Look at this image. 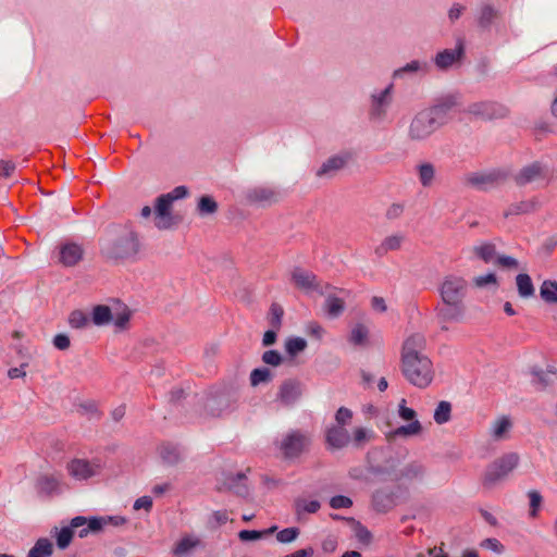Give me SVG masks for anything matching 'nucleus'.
Here are the masks:
<instances>
[{
	"mask_svg": "<svg viewBox=\"0 0 557 557\" xmlns=\"http://www.w3.org/2000/svg\"><path fill=\"white\" fill-rule=\"evenodd\" d=\"M425 338L421 334L407 337L401 351V371L409 383L419 387H428L434 377L431 359L424 354Z\"/></svg>",
	"mask_w": 557,
	"mask_h": 557,
	"instance_id": "1",
	"label": "nucleus"
},
{
	"mask_svg": "<svg viewBox=\"0 0 557 557\" xmlns=\"http://www.w3.org/2000/svg\"><path fill=\"white\" fill-rule=\"evenodd\" d=\"M133 317L131 308L119 298H109L106 304L91 308L90 320L96 326L113 324L116 331H126Z\"/></svg>",
	"mask_w": 557,
	"mask_h": 557,
	"instance_id": "2",
	"label": "nucleus"
},
{
	"mask_svg": "<svg viewBox=\"0 0 557 557\" xmlns=\"http://www.w3.org/2000/svg\"><path fill=\"white\" fill-rule=\"evenodd\" d=\"M449 109V104L442 103L418 112L408 128L410 140L423 141L428 139L446 122V114Z\"/></svg>",
	"mask_w": 557,
	"mask_h": 557,
	"instance_id": "3",
	"label": "nucleus"
},
{
	"mask_svg": "<svg viewBox=\"0 0 557 557\" xmlns=\"http://www.w3.org/2000/svg\"><path fill=\"white\" fill-rule=\"evenodd\" d=\"M274 445L282 459L295 460L309 450L311 436L306 431L293 429L283 434Z\"/></svg>",
	"mask_w": 557,
	"mask_h": 557,
	"instance_id": "4",
	"label": "nucleus"
},
{
	"mask_svg": "<svg viewBox=\"0 0 557 557\" xmlns=\"http://www.w3.org/2000/svg\"><path fill=\"white\" fill-rule=\"evenodd\" d=\"M188 190L185 186H177L172 191L161 195L156 199L154 206V225L159 230H168L175 225L178 220L172 213V205L174 200L184 198Z\"/></svg>",
	"mask_w": 557,
	"mask_h": 557,
	"instance_id": "5",
	"label": "nucleus"
},
{
	"mask_svg": "<svg viewBox=\"0 0 557 557\" xmlns=\"http://www.w3.org/2000/svg\"><path fill=\"white\" fill-rule=\"evenodd\" d=\"M517 453H508L491 462L482 475L481 483L484 488H493L505 480L519 465Z\"/></svg>",
	"mask_w": 557,
	"mask_h": 557,
	"instance_id": "6",
	"label": "nucleus"
},
{
	"mask_svg": "<svg viewBox=\"0 0 557 557\" xmlns=\"http://www.w3.org/2000/svg\"><path fill=\"white\" fill-rule=\"evenodd\" d=\"M237 401V396L234 391L227 388H219L211 391L202 399L201 414L205 417L218 418L231 411Z\"/></svg>",
	"mask_w": 557,
	"mask_h": 557,
	"instance_id": "7",
	"label": "nucleus"
},
{
	"mask_svg": "<svg viewBox=\"0 0 557 557\" xmlns=\"http://www.w3.org/2000/svg\"><path fill=\"white\" fill-rule=\"evenodd\" d=\"M406 399H401L398 405V416L404 421H409L407 425L398 426L397 429L387 433L386 437L388 441H394L397 437H412L418 436L422 433L423 426L417 419V412L407 407Z\"/></svg>",
	"mask_w": 557,
	"mask_h": 557,
	"instance_id": "8",
	"label": "nucleus"
},
{
	"mask_svg": "<svg viewBox=\"0 0 557 557\" xmlns=\"http://www.w3.org/2000/svg\"><path fill=\"white\" fill-rule=\"evenodd\" d=\"M100 255L108 263L122 265L140 259L144 251L140 246H101Z\"/></svg>",
	"mask_w": 557,
	"mask_h": 557,
	"instance_id": "9",
	"label": "nucleus"
},
{
	"mask_svg": "<svg viewBox=\"0 0 557 557\" xmlns=\"http://www.w3.org/2000/svg\"><path fill=\"white\" fill-rule=\"evenodd\" d=\"M466 292L467 282L456 275H447L440 286L442 302H463Z\"/></svg>",
	"mask_w": 557,
	"mask_h": 557,
	"instance_id": "10",
	"label": "nucleus"
},
{
	"mask_svg": "<svg viewBox=\"0 0 557 557\" xmlns=\"http://www.w3.org/2000/svg\"><path fill=\"white\" fill-rule=\"evenodd\" d=\"M101 468L102 466L99 460L89 461L81 458L71 460L66 466L70 475L79 481L95 476L100 472Z\"/></svg>",
	"mask_w": 557,
	"mask_h": 557,
	"instance_id": "11",
	"label": "nucleus"
},
{
	"mask_svg": "<svg viewBox=\"0 0 557 557\" xmlns=\"http://www.w3.org/2000/svg\"><path fill=\"white\" fill-rule=\"evenodd\" d=\"M302 395V384L295 379H288L278 386L276 400L284 407L294 406Z\"/></svg>",
	"mask_w": 557,
	"mask_h": 557,
	"instance_id": "12",
	"label": "nucleus"
},
{
	"mask_svg": "<svg viewBox=\"0 0 557 557\" xmlns=\"http://www.w3.org/2000/svg\"><path fill=\"white\" fill-rule=\"evenodd\" d=\"M84 256L81 246H53L51 257L63 267L76 265Z\"/></svg>",
	"mask_w": 557,
	"mask_h": 557,
	"instance_id": "13",
	"label": "nucleus"
},
{
	"mask_svg": "<svg viewBox=\"0 0 557 557\" xmlns=\"http://www.w3.org/2000/svg\"><path fill=\"white\" fill-rule=\"evenodd\" d=\"M466 112L480 119H496L505 116L507 110L495 102H475L470 104Z\"/></svg>",
	"mask_w": 557,
	"mask_h": 557,
	"instance_id": "14",
	"label": "nucleus"
},
{
	"mask_svg": "<svg viewBox=\"0 0 557 557\" xmlns=\"http://www.w3.org/2000/svg\"><path fill=\"white\" fill-rule=\"evenodd\" d=\"M325 441L329 449L336 450L347 447L351 437L343 425H332L325 432Z\"/></svg>",
	"mask_w": 557,
	"mask_h": 557,
	"instance_id": "15",
	"label": "nucleus"
},
{
	"mask_svg": "<svg viewBox=\"0 0 557 557\" xmlns=\"http://www.w3.org/2000/svg\"><path fill=\"white\" fill-rule=\"evenodd\" d=\"M465 310L463 302H443L436 308V315L442 323L458 322L463 318Z\"/></svg>",
	"mask_w": 557,
	"mask_h": 557,
	"instance_id": "16",
	"label": "nucleus"
},
{
	"mask_svg": "<svg viewBox=\"0 0 557 557\" xmlns=\"http://www.w3.org/2000/svg\"><path fill=\"white\" fill-rule=\"evenodd\" d=\"M102 521L98 520V517L86 518L83 516H77L71 520L72 528L79 529L78 536L86 537L88 534H97L102 532L101 530Z\"/></svg>",
	"mask_w": 557,
	"mask_h": 557,
	"instance_id": "17",
	"label": "nucleus"
},
{
	"mask_svg": "<svg viewBox=\"0 0 557 557\" xmlns=\"http://www.w3.org/2000/svg\"><path fill=\"white\" fill-rule=\"evenodd\" d=\"M463 54V42L458 40L457 47L454 50L445 49L438 52L435 57V64L438 69L445 70L461 59Z\"/></svg>",
	"mask_w": 557,
	"mask_h": 557,
	"instance_id": "18",
	"label": "nucleus"
},
{
	"mask_svg": "<svg viewBox=\"0 0 557 557\" xmlns=\"http://www.w3.org/2000/svg\"><path fill=\"white\" fill-rule=\"evenodd\" d=\"M545 176V169L539 163L534 162L524 166L516 176V182L519 185H525Z\"/></svg>",
	"mask_w": 557,
	"mask_h": 557,
	"instance_id": "19",
	"label": "nucleus"
},
{
	"mask_svg": "<svg viewBox=\"0 0 557 557\" xmlns=\"http://www.w3.org/2000/svg\"><path fill=\"white\" fill-rule=\"evenodd\" d=\"M249 201L260 205H271L277 201V193L269 187H256L248 191Z\"/></svg>",
	"mask_w": 557,
	"mask_h": 557,
	"instance_id": "20",
	"label": "nucleus"
},
{
	"mask_svg": "<svg viewBox=\"0 0 557 557\" xmlns=\"http://www.w3.org/2000/svg\"><path fill=\"white\" fill-rule=\"evenodd\" d=\"M512 428V421L508 416L498 417L490 428V435L495 441L505 440Z\"/></svg>",
	"mask_w": 557,
	"mask_h": 557,
	"instance_id": "21",
	"label": "nucleus"
},
{
	"mask_svg": "<svg viewBox=\"0 0 557 557\" xmlns=\"http://www.w3.org/2000/svg\"><path fill=\"white\" fill-rule=\"evenodd\" d=\"M392 86L386 87L379 96L372 97L371 116L380 119L384 115L389 103V92Z\"/></svg>",
	"mask_w": 557,
	"mask_h": 557,
	"instance_id": "22",
	"label": "nucleus"
},
{
	"mask_svg": "<svg viewBox=\"0 0 557 557\" xmlns=\"http://www.w3.org/2000/svg\"><path fill=\"white\" fill-rule=\"evenodd\" d=\"M293 281L298 288L305 292H309L318 287L315 283V276L310 272H306L299 269L293 272Z\"/></svg>",
	"mask_w": 557,
	"mask_h": 557,
	"instance_id": "23",
	"label": "nucleus"
},
{
	"mask_svg": "<svg viewBox=\"0 0 557 557\" xmlns=\"http://www.w3.org/2000/svg\"><path fill=\"white\" fill-rule=\"evenodd\" d=\"M53 550L52 542L47 537H40L35 542L26 557H51Z\"/></svg>",
	"mask_w": 557,
	"mask_h": 557,
	"instance_id": "24",
	"label": "nucleus"
},
{
	"mask_svg": "<svg viewBox=\"0 0 557 557\" xmlns=\"http://www.w3.org/2000/svg\"><path fill=\"white\" fill-rule=\"evenodd\" d=\"M323 310L329 318H338L345 310V301L342 298L330 295L325 299Z\"/></svg>",
	"mask_w": 557,
	"mask_h": 557,
	"instance_id": "25",
	"label": "nucleus"
},
{
	"mask_svg": "<svg viewBox=\"0 0 557 557\" xmlns=\"http://www.w3.org/2000/svg\"><path fill=\"white\" fill-rule=\"evenodd\" d=\"M346 164V159L341 156L329 158L321 168L317 171V176L332 175L334 172L341 170Z\"/></svg>",
	"mask_w": 557,
	"mask_h": 557,
	"instance_id": "26",
	"label": "nucleus"
},
{
	"mask_svg": "<svg viewBox=\"0 0 557 557\" xmlns=\"http://www.w3.org/2000/svg\"><path fill=\"white\" fill-rule=\"evenodd\" d=\"M498 17V11L491 4H483L480 8L478 24L482 28H488Z\"/></svg>",
	"mask_w": 557,
	"mask_h": 557,
	"instance_id": "27",
	"label": "nucleus"
},
{
	"mask_svg": "<svg viewBox=\"0 0 557 557\" xmlns=\"http://www.w3.org/2000/svg\"><path fill=\"white\" fill-rule=\"evenodd\" d=\"M53 533L55 535L57 546L60 549H65L72 543V540L74 537V528H72L71 524L60 530L58 528H54Z\"/></svg>",
	"mask_w": 557,
	"mask_h": 557,
	"instance_id": "28",
	"label": "nucleus"
},
{
	"mask_svg": "<svg viewBox=\"0 0 557 557\" xmlns=\"http://www.w3.org/2000/svg\"><path fill=\"white\" fill-rule=\"evenodd\" d=\"M321 505L318 500H307L298 498L295 500V511L298 519H301L305 513H314L320 509Z\"/></svg>",
	"mask_w": 557,
	"mask_h": 557,
	"instance_id": "29",
	"label": "nucleus"
},
{
	"mask_svg": "<svg viewBox=\"0 0 557 557\" xmlns=\"http://www.w3.org/2000/svg\"><path fill=\"white\" fill-rule=\"evenodd\" d=\"M425 467L419 462H411L403 470L401 475L409 481H422L425 476Z\"/></svg>",
	"mask_w": 557,
	"mask_h": 557,
	"instance_id": "30",
	"label": "nucleus"
},
{
	"mask_svg": "<svg viewBox=\"0 0 557 557\" xmlns=\"http://www.w3.org/2000/svg\"><path fill=\"white\" fill-rule=\"evenodd\" d=\"M418 176L421 185L423 187H429L432 185L435 177V168L430 162H424L418 165Z\"/></svg>",
	"mask_w": 557,
	"mask_h": 557,
	"instance_id": "31",
	"label": "nucleus"
},
{
	"mask_svg": "<svg viewBox=\"0 0 557 557\" xmlns=\"http://www.w3.org/2000/svg\"><path fill=\"white\" fill-rule=\"evenodd\" d=\"M160 456L164 462L176 465L182 459V454L177 446L165 444L160 447Z\"/></svg>",
	"mask_w": 557,
	"mask_h": 557,
	"instance_id": "32",
	"label": "nucleus"
},
{
	"mask_svg": "<svg viewBox=\"0 0 557 557\" xmlns=\"http://www.w3.org/2000/svg\"><path fill=\"white\" fill-rule=\"evenodd\" d=\"M541 298L547 304H557V283L544 281L540 287Z\"/></svg>",
	"mask_w": 557,
	"mask_h": 557,
	"instance_id": "33",
	"label": "nucleus"
},
{
	"mask_svg": "<svg viewBox=\"0 0 557 557\" xmlns=\"http://www.w3.org/2000/svg\"><path fill=\"white\" fill-rule=\"evenodd\" d=\"M91 320L81 309H75L70 312L67 323L72 329L82 330L88 326Z\"/></svg>",
	"mask_w": 557,
	"mask_h": 557,
	"instance_id": "34",
	"label": "nucleus"
},
{
	"mask_svg": "<svg viewBox=\"0 0 557 557\" xmlns=\"http://www.w3.org/2000/svg\"><path fill=\"white\" fill-rule=\"evenodd\" d=\"M518 293L521 297L528 298L533 296L534 286L528 274H518L516 277Z\"/></svg>",
	"mask_w": 557,
	"mask_h": 557,
	"instance_id": "35",
	"label": "nucleus"
},
{
	"mask_svg": "<svg viewBox=\"0 0 557 557\" xmlns=\"http://www.w3.org/2000/svg\"><path fill=\"white\" fill-rule=\"evenodd\" d=\"M59 485L60 480L54 475H44L37 482L38 490L45 494H52L57 492Z\"/></svg>",
	"mask_w": 557,
	"mask_h": 557,
	"instance_id": "36",
	"label": "nucleus"
},
{
	"mask_svg": "<svg viewBox=\"0 0 557 557\" xmlns=\"http://www.w3.org/2000/svg\"><path fill=\"white\" fill-rule=\"evenodd\" d=\"M451 416V404L446 400H442L438 403L437 407L434 411V421L437 424H444L450 420Z\"/></svg>",
	"mask_w": 557,
	"mask_h": 557,
	"instance_id": "37",
	"label": "nucleus"
},
{
	"mask_svg": "<svg viewBox=\"0 0 557 557\" xmlns=\"http://www.w3.org/2000/svg\"><path fill=\"white\" fill-rule=\"evenodd\" d=\"M199 545V540L193 537H183L177 542L175 547L173 548V554L177 557H182L191 552L196 546Z\"/></svg>",
	"mask_w": 557,
	"mask_h": 557,
	"instance_id": "38",
	"label": "nucleus"
},
{
	"mask_svg": "<svg viewBox=\"0 0 557 557\" xmlns=\"http://www.w3.org/2000/svg\"><path fill=\"white\" fill-rule=\"evenodd\" d=\"M472 284L475 288L484 289V288H497L498 280L494 273H486L484 275H478L473 277Z\"/></svg>",
	"mask_w": 557,
	"mask_h": 557,
	"instance_id": "39",
	"label": "nucleus"
},
{
	"mask_svg": "<svg viewBox=\"0 0 557 557\" xmlns=\"http://www.w3.org/2000/svg\"><path fill=\"white\" fill-rule=\"evenodd\" d=\"M273 379V373L268 368H258L250 373L251 386H258L262 383H269Z\"/></svg>",
	"mask_w": 557,
	"mask_h": 557,
	"instance_id": "40",
	"label": "nucleus"
},
{
	"mask_svg": "<svg viewBox=\"0 0 557 557\" xmlns=\"http://www.w3.org/2000/svg\"><path fill=\"white\" fill-rule=\"evenodd\" d=\"M307 347V342L301 337H290L285 342V350L290 357L297 356Z\"/></svg>",
	"mask_w": 557,
	"mask_h": 557,
	"instance_id": "41",
	"label": "nucleus"
},
{
	"mask_svg": "<svg viewBox=\"0 0 557 557\" xmlns=\"http://www.w3.org/2000/svg\"><path fill=\"white\" fill-rule=\"evenodd\" d=\"M373 438L372 431L366 428H356L352 432V443L357 448H361L366 443Z\"/></svg>",
	"mask_w": 557,
	"mask_h": 557,
	"instance_id": "42",
	"label": "nucleus"
},
{
	"mask_svg": "<svg viewBox=\"0 0 557 557\" xmlns=\"http://www.w3.org/2000/svg\"><path fill=\"white\" fill-rule=\"evenodd\" d=\"M475 255L485 263L492 264H495L498 256L494 249V246H479L475 248Z\"/></svg>",
	"mask_w": 557,
	"mask_h": 557,
	"instance_id": "43",
	"label": "nucleus"
},
{
	"mask_svg": "<svg viewBox=\"0 0 557 557\" xmlns=\"http://www.w3.org/2000/svg\"><path fill=\"white\" fill-rule=\"evenodd\" d=\"M495 181L494 174H471L467 177V182L473 186L484 187Z\"/></svg>",
	"mask_w": 557,
	"mask_h": 557,
	"instance_id": "44",
	"label": "nucleus"
},
{
	"mask_svg": "<svg viewBox=\"0 0 557 557\" xmlns=\"http://www.w3.org/2000/svg\"><path fill=\"white\" fill-rule=\"evenodd\" d=\"M284 314L283 308L277 304H272L270 308V323L275 330H280L282 325V318Z\"/></svg>",
	"mask_w": 557,
	"mask_h": 557,
	"instance_id": "45",
	"label": "nucleus"
},
{
	"mask_svg": "<svg viewBox=\"0 0 557 557\" xmlns=\"http://www.w3.org/2000/svg\"><path fill=\"white\" fill-rule=\"evenodd\" d=\"M367 337H368V329L362 324L356 325L352 329L351 334H350V341L355 345L364 344L367 341Z\"/></svg>",
	"mask_w": 557,
	"mask_h": 557,
	"instance_id": "46",
	"label": "nucleus"
},
{
	"mask_svg": "<svg viewBox=\"0 0 557 557\" xmlns=\"http://www.w3.org/2000/svg\"><path fill=\"white\" fill-rule=\"evenodd\" d=\"M98 520L102 521L101 530L104 531L109 525L121 527L126 523V518L122 516H103L98 517Z\"/></svg>",
	"mask_w": 557,
	"mask_h": 557,
	"instance_id": "47",
	"label": "nucleus"
},
{
	"mask_svg": "<svg viewBox=\"0 0 557 557\" xmlns=\"http://www.w3.org/2000/svg\"><path fill=\"white\" fill-rule=\"evenodd\" d=\"M299 535V529L297 528H286L280 531L276 535V539L281 543H292Z\"/></svg>",
	"mask_w": 557,
	"mask_h": 557,
	"instance_id": "48",
	"label": "nucleus"
},
{
	"mask_svg": "<svg viewBox=\"0 0 557 557\" xmlns=\"http://www.w3.org/2000/svg\"><path fill=\"white\" fill-rule=\"evenodd\" d=\"M351 419H352L351 410L346 407H341L336 411V414H335V421H336L335 425H343L344 428H346V425L350 423Z\"/></svg>",
	"mask_w": 557,
	"mask_h": 557,
	"instance_id": "49",
	"label": "nucleus"
},
{
	"mask_svg": "<svg viewBox=\"0 0 557 557\" xmlns=\"http://www.w3.org/2000/svg\"><path fill=\"white\" fill-rule=\"evenodd\" d=\"M262 361L265 364L273 366V367H278L282 363V361H283V357L276 350H267L262 355Z\"/></svg>",
	"mask_w": 557,
	"mask_h": 557,
	"instance_id": "50",
	"label": "nucleus"
},
{
	"mask_svg": "<svg viewBox=\"0 0 557 557\" xmlns=\"http://www.w3.org/2000/svg\"><path fill=\"white\" fill-rule=\"evenodd\" d=\"M218 208L216 202L208 196L200 198L198 209L201 213H213Z\"/></svg>",
	"mask_w": 557,
	"mask_h": 557,
	"instance_id": "51",
	"label": "nucleus"
},
{
	"mask_svg": "<svg viewBox=\"0 0 557 557\" xmlns=\"http://www.w3.org/2000/svg\"><path fill=\"white\" fill-rule=\"evenodd\" d=\"M352 505V500L344 495H337L331 498L330 506L333 509L349 508Z\"/></svg>",
	"mask_w": 557,
	"mask_h": 557,
	"instance_id": "52",
	"label": "nucleus"
},
{
	"mask_svg": "<svg viewBox=\"0 0 557 557\" xmlns=\"http://www.w3.org/2000/svg\"><path fill=\"white\" fill-rule=\"evenodd\" d=\"M529 495V498H530V507H531V512L530 515L532 517H536L537 515V510L542 504V496L541 494L537 492V491H530L528 493Z\"/></svg>",
	"mask_w": 557,
	"mask_h": 557,
	"instance_id": "53",
	"label": "nucleus"
},
{
	"mask_svg": "<svg viewBox=\"0 0 557 557\" xmlns=\"http://www.w3.org/2000/svg\"><path fill=\"white\" fill-rule=\"evenodd\" d=\"M535 208L534 201H521L510 208V213L521 214L533 211Z\"/></svg>",
	"mask_w": 557,
	"mask_h": 557,
	"instance_id": "54",
	"label": "nucleus"
},
{
	"mask_svg": "<svg viewBox=\"0 0 557 557\" xmlns=\"http://www.w3.org/2000/svg\"><path fill=\"white\" fill-rule=\"evenodd\" d=\"M16 165L11 160H0V176L8 178L15 171Z\"/></svg>",
	"mask_w": 557,
	"mask_h": 557,
	"instance_id": "55",
	"label": "nucleus"
},
{
	"mask_svg": "<svg viewBox=\"0 0 557 557\" xmlns=\"http://www.w3.org/2000/svg\"><path fill=\"white\" fill-rule=\"evenodd\" d=\"M133 507L135 510L144 509L149 512L152 508V498L150 496L139 497L135 500Z\"/></svg>",
	"mask_w": 557,
	"mask_h": 557,
	"instance_id": "56",
	"label": "nucleus"
},
{
	"mask_svg": "<svg viewBox=\"0 0 557 557\" xmlns=\"http://www.w3.org/2000/svg\"><path fill=\"white\" fill-rule=\"evenodd\" d=\"M53 345L60 350H66L71 345L70 337L66 334H57L53 338Z\"/></svg>",
	"mask_w": 557,
	"mask_h": 557,
	"instance_id": "57",
	"label": "nucleus"
},
{
	"mask_svg": "<svg viewBox=\"0 0 557 557\" xmlns=\"http://www.w3.org/2000/svg\"><path fill=\"white\" fill-rule=\"evenodd\" d=\"M495 265H499L502 268H513V269H517L519 263L512 257H509V256H497Z\"/></svg>",
	"mask_w": 557,
	"mask_h": 557,
	"instance_id": "58",
	"label": "nucleus"
},
{
	"mask_svg": "<svg viewBox=\"0 0 557 557\" xmlns=\"http://www.w3.org/2000/svg\"><path fill=\"white\" fill-rule=\"evenodd\" d=\"M244 478H245V474H243V473H237L236 476H233V475L230 476L227 479V486H228V488L235 490V492L237 494H244L246 492V488L244 486H237L235 484V479L243 480Z\"/></svg>",
	"mask_w": 557,
	"mask_h": 557,
	"instance_id": "59",
	"label": "nucleus"
},
{
	"mask_svg": "<svg viewBox=\"0 0 557 557\" xmlns=\"http://www.w3.org/2000/svg\"><path fill=\"white\" fill-rule=\"evenodd\" d=\"M307 332H308V334H310L311 336H314L318 339H320L324 334L323 327L317 322L309 323L307 325Z\"/></svg>",
	"mask_w": 557,
	"mask_h": 557,
	"instance_id": "60",
	"label": "nucleus"
},
{
	"mask_svg": "<svg viewBox=\"0 0 557 557\" xmlns=\"http://www.w3.org/2000/svg\"><path fill=\"white\" fill-rule=\"evenodd\" d=\"M262 533L255 530H243L238 536L242 541H256L261 537Z\"/></svg>",
	"mask_w": 557,
	"mask_h": 557,
	"instance_id": "61",
	"label": "nucleus"
},
{
	"mask_svg": "<svg viewBox=\"0 0 557 557\" xmlns=\"http://www.w3.org/2000/svg\"><path fill=\"white\" fill-rule=\"evenodd\" d=\"M371 307H372L373 310H375L377 312H385L386 309H387L385 300L382 297H379V296L372 297V299H371Z\"/></svg>",
	"mask_w": 557,
	"mask_h": 557,
	"instance_id": "62",
	"label": "nucleus"
},
{
	"mask_svg": "<svg viewBox=\"0 0 557 557\" xmlns=\"http://www.w3.org/2000/svg\"><path fill=\"white\" fill-rule=\"evenodd\" d=\"M356 536L358 537L359 541L364 542V543H369L371 540L370 532L364 527H362L360 524H357V527H356Z\"/></svg>",
	"mask_w": 557,
	"mask_h": 557,
	"instance_id": "63",
	"label": "nucleus"
},
{
	"mask_svg": "<svg viewBox=\"0 0 557 557\" xmlns=\"http://www.w3.org/2000/svg\"><path fill=\"white\" fill-rule=\"evenodd\" d=\"M404 211V207L399 203H393L386 211V216L388 219L398 218Z\"/></svg>",
	"mask_w": 557,
	"mask_h": 557,
	"instance_id": "64",
	"label": "nucleus"
}]
</instances>
